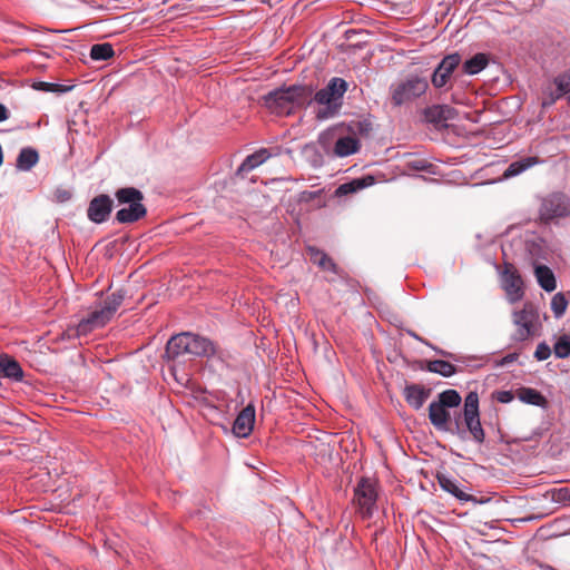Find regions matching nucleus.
<instances>
[{
  "label": "nucleus",
  "mask_w": 570,
  "mask_h": 570,
  "mask_svg": "<svg viewBox=\"0 0 570 570\" xmlns=\"http://www.w3.org/2000/svg\"><path fill=\"white\" fill-rule=\"evenodd\" d=\"M348 88L342 78H332L326 87L314 95V101L321 106L316 112L318 120L334 117L342 107V98Z\"/></svg>",
  "instance_id": "1"
},
{
  "label": "nucleus",
  "mask_w": 570,
  "mask_h": 570,
  "mask_svg": "<svg viewBox=\"0 0 570 570\" xmlns=\"http://www.w3.org/2000/svg\"><path fill=\"white\" fill-rule=\"evenodd\" d=\"M115 196L119 204H128V207L121 208L116 214V220L120 224H131L144 218L147 208L142 204L144 194L135 187L119 188Z\"/></svg>",
  "instance_id": "2"
},
{
  "label": "nucleus",
  "mask_w": 570,
  "mask_h": 570,
  "mask_svg": "<svg viewBox=\"0 0 570 570\" xmlns=\"http://www.w3.org/2000/svg\"><path fill=\"white\" fill-rule=\"evenodd\" d=\"M429 82L425 78L410 76L391 87V102L399 107L411 102L426 92Z\"/></svg>",
  "instance_id": "3"
},
{
  "label": "nucleus",
  "mask_w": 570,
  "mask_h": 570,
  "mask_svg": "<svg viewBox=\"0 0 570 570\" xmlns=\"http://www.w3.org/2000/svg\"><path fill=\"white\" fill-rule=\"evenodd\" d=\"M539 314L532 303H525L520 311L512 314V322L515 326L512 335L513 341L523 342L537 332Z\"/></svg>",
  "instance_id": "4"
},
{
  "label": "nucleus",
  "mask_w": 570,
  "mask_h": 570,
  "mask_svg": "<svg viewBox=\"0 0 570 570\" xmlns=\"http://www.w3.org/2000/svg\"><path fill=\"white\" fill-rule=\"evenodd\" d=\"M377 501L376 482L370 478H362L354 489L353 502L356 504L362 518L372 517Z\"/></svg>",
  "instance_id": "5"
},
{
  "label": "nucleus",
  "mask_w": 570,
  "mask_h": 570,
  "mask_svg": "<svg viewBox=\"0 0 570 570\" xmlns=\"http://www.w3.org/2000/svg\"><path fill=\"white\" fill-rule=\"evenodd\" d=\"M462 416L464 424L468 431L471 433L473 440L479 444L483 443L485 434L480 422L479 395L476 392H470L465 396Z\"/></svg>",
  "instance_id": "6"
},
{
  "label": "nucleus",
  "mask_w": 570,
  "mask_h": 570,
  "mask_svg": "<svg viewBox=\"0 0 570 570\" xmlns=\"http://www.w3.org/2000/svg\"><path fill=\"white\" fill-rule=\"evenodd\" d=\"M540 216L546 222L570 216V198L562 193L549 195L541 204Z\"/></svg>",
  "instance_id": "7"
},
{
  "label": "nucleus",
  "mask_w": 570,
  "mask_h": 570,
  "mask_svg": "<svg viewBox=\"0 0 570 570\" xmlns=\"http://www.w3.org/2000/svg\"><path fill=\"white\" fill-rule=\"evenodd\" d=\"M429 419L431 424L439 431L461 432V414L454 416V429L451 426V414L448 407L440 402L433 401L429 405Z\"/></svg>",
  "instance_id": "8"
},
{
  "label": "nucleus",
  "mask_w": 570,
  "mask_h": 570,
  "mask_svg": "<svg viewBox=\"0 0 570 570\" xmlns=\"http://www.w3.org/2000/svg\"><path fill=\"white\" fill-rule=\"evenodd\" d=\"M501 276L502 287L507 294L509 302L515 303L520 301L524 295L522 288L523 282L515 266L511 263L505 262L503 264Z\"/></svg>",
  "instance_id": "9"
},
{
  "label": "nucleus",
  "mask_w": 570,
  "mask_h": 570,
  "mask_svg": "<svg viewBox=\"0 0 570 570\" xmlns=\"http://www.w3.org/2000/svg\"><path fill=\"white\" fill-rule=\"evenodd\" d=\"M460 63L461 56L459 53L455 52L445 56L439 63V66L435 68L432 75V85L435 88L444 87L450 80L453 71L459 67Z\"/></svg>",
  "instance_id": "10"
},
{
  "label": "nucleus",
  "mask_w": 570,
  "mask_h": 570,
  "mask_svg": "<svg viewBox=\"0 0 570 570\" xmlns=\"http://www.w3.org/2000/svg\"><path fill=\"white\" fill-rule=\"evenodd\" d=\"M112 207L114 202L108 195H98L90 200L87 208V216L92 223L101 224L108 219Z\"/></svg>",
  "instance_id": "11"
},
{
  "label": "nucleus",
  "mask_w": 570,
  "mask_h": 570,
  "mask_svg": "<svg viewBox=\"0 0 570 570\" xmlns=\"http://www.w3.org/2000/svg\"><path fill=\"white\" fill-rule=\"evenodd\" d=\"M265 106L275 114H289L293 109L288 88H279L263 97Z\"/></svg>",
  "instance_id": "12"
},
{
  "label": "nucleus",
  "mask_w": 570,
  "mask_h": 570,
  "mask_svg": "<svg viewBox=\"0 0 570 570\" xmlns=\"http://www.w3.org/2000/svg\"><path fill=\"white\" fill-rule=\"evenodd\" d=\"M111 317L107 314V312L102 308H97L88 314L87 317L82 318L76 328L77 335H87L96 328H100L105 326Z\"/></svg>",
  "instance_id": "13"
},
{
  "label": "nucleus",
  "mask_w": 570,
  "mask_h": 570,
  "mask_svg": "<svg viewBox=\"0 0 570 570\" xmlns=\"http://www.w3.org/2000/svg\"><path fill=\"white\" fill-rule=\"evenodd\" d=\"M423 116L426 122L446 127L445 122L454 119L458 116V110L449 105H434L425 108Z\"/></svg>",
  "instance_id": "14"
},
{
  "label": "nucleus",
  "mask_w": 570,
  "mask_h": 570,
  "mask_svg": "<svg viewBox=\"0 0 570 570\" xmlns=\"http://www.w3.org/2000/svg\"><path fill=\"white\" fill-rule=\"evenodd\" d=\"M255 423V407L252 404L245 406L235 419L233 432L238 438H246L253 431Z\"/></svg>",
  "instance_id": "15"
},
{
  "label": "nucleus",
  "mask_w": 570,
  "mask_h": 570,
  "mask_svg": "<svg viewBox=\"0 0 570 570\" xmlns=\"http://www.w3.org/2000/svg\"><path fill=\"white\" fill-rule=\"evenodd\" d=\"M188 332L173 336L166 345V356L173 362L179 361L180 357L188 355Z\"/></svg>",
  "instance_id": "16"
},
{
  "label": "nucleus",
  "mask_w": 570,
  "mask_h": 570,
  "mask_svg": "<svg viewBox=\"0 0 570 570\" xmlns=\"http://www.w3.org/2000/svg\"><path fill=\"white\" fill-rule=\"evenodd\" d=\"M188 355L190 356H212L216 348L209 340L188 333Z\"/></svg>",
  "instance_id": "17"
},
{
  "label": "nucleus",
  "mask_w": 570,
  "mask_h": 570,
  "mask_svg": "<svg viewBox=\"0 0 570 570\" xmlns=\"http://www.w3.org/2000/svg\"><path fill=\"white\" fill-rule=\"evenodd\" d=\"M287 88H288V94L291 97V102H292L293 108L294 107H297V108L306 107V106H309L312 104V101H314L312 86L294 85V86H289Z\"/></svg>",
  "instance_id": "18"
},
{
  "label": "nucleus",
  "mask_w": 570,
  "mask_h": 570,
  "mask_svg": "<svg viewBox=\"0 0 570 570\" xmlns=\"http://www.w3.org/2000/svg\"><path fill=\"white\" fill-rule=\"evenodd\" d=\"M429 396L430 390L419 384L406 385L404 389L405 401L414 410H420Z\"/></svg>",
  "instance_id": "19"
},
{
  "label": "nucleus",
  "mask_w": 570,
  "mask_h": 570,
  "mask_svg": "<svg viewBox=\"0 0 570 570\" xmlns=\"http://www.w3.org/2000/svg\"><path fill=\"white\" fill-rule=\"evenodd\" d=\"M23 371L20 364L8 355H0V377H8L14 381H21Z\"/></svg>",
  "instance_id": "20"
},
{
  "label": "nucleus",
  "mask_w": 570,
  "mask_h": 570,
  "mask_svg": "<svg viewBox=\"0 0 570 570\" xmlns=\"http://www.w3.org/2000/svg\"><path fill=\"white\" fill-rule=\"evenodd\" d=\"M271 157L269 151L266 148H262L258 151L247 156L242 165L237 169V175H243L244 173H248L262 165Z\"/></svg>",
  "instance_id": "21"
},
{
  "label": "nucleus",
  "mask_w": 570,
  "mask_h": 570,
  "mask_svg": "<svg viewBox=\"0 0 570 570\" xmlns=\"http://www.w3.org/2000/svg\"><path fill=\"white\" fill-rule=\"evenodd\" d=\"M517 397L527 404L546 407L547 399L537 390L531 387H520L515 391Z\"/></svg>",
  "instance_id": "22"
},
{
  "label": "nucleus",
  "mask_w": 570,
  "mask_h": 570,
  "mask_svg": "<svg viewBox=\"0 0 570 570\" xmlns=\"http://www.w3.org/2000/svg\"><path fill=\"white\" fill-rule=\"evenodd\" d=\"M534 275L539 285L547 292H552L557 287V281L553 272L546 265H537Z\"/></svg>",
  "instance_id": "23"
},
{
  "label": "nucleus",
  "mask_w": 570,
  "mask_h": 570,
  "mask_svg": "<svg viewBox=\"0 0 570 570\" xmlns=\"http://www.w3.org/2000/svg\"><path fill=\"white\" fill-rule=\"evenodd\" d=\"M360 149V141L355 137L346 136L340 138L334 146V154L338 157H346L357 153Z\"/></svg>",
  "instance_id": "24"
},
{
  "label": "nucleus",
  "mask_w": 570,
  "mask_h": 570,
  "mask_svg": "<svg viewBox=\"0 0 570 570\" xmlns=\"http://www.w3.org/2000/svg\"><path fill=\"white\" fill-rule=\"evenodd\" d=\"M39 161V154L36 149L27 147L22 148L17 158V168L28 171Z\"/></svg>",
  "instance_id": "25"
},
{
  "label": "nucleus",
  "mask_w": 570,
  "mask_h": 570,
  "mask_svg": "<svg viewBox=\"0 0 570 570\" xmlns=\"http://www.w3.org/2000/svg\"><path fill=\"white\" fill-rule=\"evenodd\" d=\"M537 164H539L538 157H527V158L513 161L505 169L503 177L504 178L514 177Z\"/></svg>",
  "instance_id": "26"
},
{
  "label": "nucleus",
  "mask_w": 570,
  "mask_h": 570,
  "mask_svg": "<svg viewBox=\"0 0 570 570\" xmlns=\"http://www.w3.org/2000/svg\"><path fill=\"white\" fill-rule=\"evenodd\" d=\"M374 183V178L372 176H366L361 179H354L350 183L342 184L336 189V195L343 196L351 193H355L364 187L371 186Z\"/></svg>",
  "instance_id": "27"
},
{
  "label": "nucleus",
  "mask_w": 570,
  "mask_h": 570,
  "mask_svg": "<svg viewBox=\"0 0 570 570\" xmlns=\"http://www.w3.org/2000/svg\"><path fill=\"white\" fill-rule=\"evenodd\" d=\"M488 62L485 53H476L463 63V71L468 75H476L488 66Z\"/></svg>",
  "instance_id": "28"
},
{
  "label": "nucleus",
  "mask_w": 570,
  "mask_h": 570,
  "mask_svg": "<svg viewBox=\"0 0 570 570\" xmlns=\"http://www.w3.org/2000/svg\"><path fill=\"white\" fill-rule=\"evenodd\" d=\"M438 482L444 491L453 494L459 500L469 501L471 499V495L460 490L455 482L449 476L444 474L438 475Z\"/></svg>",
  "instance_id": "29"
},
{
  "label": "nucleus",
  "mask_w": 570,
  "mask_h": 570,
  "mask_svg": "<svg viewBox=\"0 0 570 570\" xmlns=\"http://www.w3.org/2000/svg\"><path fill=\"white\" fill-rule=\"evenodd\" d=\"M308 249L311 252V261L314 264L318 265L322 269L336 273V264L328 255L313 247H309Z\"/></svg>",
  "instance_id": "30"
},
{
  "label": "nucleus",
  "mask_w": 570,
  "mask_h": 570,
  "mask_svg": "<svg viewBox=\"0 0 570 570\" xmlns=\"http://www.w3.org/2000/svg\"><path fill=\"white\" fill-rule=\"evenodd\" d=\"M426 368L432 373H438L445 377L452 376L456 373V367L452 363L443 360L430 361Z\"/></svg>",
  "instance_id": "31"
},
{
  "label": "nucleus",
  "mask_w": 570,
  "mask_h": 570,
  "mask_svg": "<svg viewBox=\"0 0 570 570\" xmlns=\"http://www.w3.org/2000/svg\"><path fill=\"white\" fill-rule=\"evenodd\" d=\"M557 94L551 95L549 104H553L557 99L570 92V69L554 78Z\"/></svg>",
  "instance_id": "32"
},
{
  "label": "nucleus",
  "mask_w": 570,
  "mask_h": 570,
  "mask_svg": "<svg viewBox=\"0 0 570 570\" xmlns=\"http://www.w3.org/2000/svg\"><path fill=\"white\" fill-rule=\"evenodd\" d=\"M124 298L125 293L121 289L114 292L112 294L107 296L106 301L104 302L102 308L111 318L116 311L119 308V306L122 304Z\"/></svg>",
  "instance_id": "33"
},
{
  "label": "nucleus",
  "mask_w": 570,
  "mask_h": 570,
  "mask_svg": "<svg viewBox=\"0 0 570 570\" xmlns=\"http://www.w3.org/2000/svg\"><path fill=\"white\" fill-rule=\"evenodd\" d=\"M438 402L448 409H453L461 404L462 399L458 391L445 390L438 395Z\"/></svg>",
  "instance_id": "34"
},
{
  "label": "nucleus",
  "mask_w": 570,
  "mask_h": 570,
  "mask_svg": "<svg viewBox=\"0 0 570 570\" xmlns=\"http://www.w3.org/2000/svg\"><path fill=\"white\" fill-rule=\"evenodd\" d=\"M114 55V48L108 42L94 45L90 49V58L92 60H107Z\"/></svg>",
  "instance_id": "35"
},
{
  "label": "nucleus",
  "mask_w": 570,
  "mask_h": 570,
  "mask_svg": "<svg viewBox=\"0 0 570 570\" xmlns=\"http://www.w3.org/2000/svg\"><path fill=\"white\" fill-rule=\"evenodd\" d=\"M568 298L564 293H557L551 298V311L553 312L554 317L560 318L567 311L568 307Z\"/></svg>",
  "instance_id": "36"
},
{
  "label": "nucleus",
  "mask_w": 570,
  "mask_h": 570,
  "mask_svg": "<svg viewBox=\"0 0 570 570\" xmlns=\"http://www.w3.org/2000/svg\"><path fill=\"white\" fill-rule=\"evenodd\" d=\"M553 353L558 358H567L570 356V336L561 335L553 345Z\"/></svg>",
  "instance_id": "37"
},
{
  "label": "nucleus",
  "mask_w": 570,
  "mask_h": 570,
  "mask_svg": "<svg viewBox=\"0 0 570 570\" xmlns=\"http://www.w3.org/2000/svg\"><path fill=\"white\" fill-rule=\"evenodd\" d=\"M552 500L558 503H570V485L553 490Z\"/></svg>",
  "instance_id": "38"
},
{
  "label": "nucleus",
  "mask_w": 570,
  "mask_h": 570,
  "mask_svg": "<svg viewBox=\"0 0 570 570\" xmlns=\"http://www.w3.org/2000/svg\"><path fill=\"white\" fill-rule=\"evenodd\" d=\"M551 353V347L546 342H542L538 344L537 350L534 352V357L538 361H544L550 357Z\"/></svg>",
  "instance_id": "39"
},
{
  "label": "nucleus",
  "mask_w": 570,
  "mask_h": 570,
  "mask_svg": "<svg viewBox=\"0 0 570 570\" xmlns=\"http://www.w3.org/2000/svg\"><path fill=\"white\" fill-rule=\"evenodd\" d=\"M514 399V393L512 391H499L497 393V400L500 403H510Z\"/></svg>",
  "instance_id": "40"
},
{
  "label": "nucleus",
  "mask_w": 570,
  "mask_h": 570,
  "mask_svg": "<svg viewBox=\"0 0 570 570\" xmlns=\"http://www.w3.org/2000/svg\"><path fill=\"white\" fill-rule=\"evenodd\" d=\"M58 87H59V85H57V83L45 82V81H40V82H37L33 85L35 89L42 90V91H55Z\"/></svg>",
  "instance_id": "41"
},
{
  "label": "nucleus",
  "mask_w": 570,
  "mask_h": 570,
  "mask_svg": "<svg viewBox=\"0 0 570 570\" xmlns=\"http://www.w3.org/2000/svg\"><path fill=\"white\" fill-rule=\"evenodd\" d=\"M55 198L59 203H65L71 198V193L67 189H57L55 193Z\"/></svg>",
  "instance_id": "42"
},
{
  "label": "nucleus",
  "mask_w": 570,
  "mask_h": 570,
  "mask_svg": "<svg viewBox=\"0 0 570 570\" xmlns=\"http://www.w3.org/2000/svg\"><path fill=\"white\" fill-rule=\"evenodd\" d=\"M9 118V111L7 107L0 104V122L7 120Z\"/></svg>",
  "instance_id": "43"
},
{
  "label": "nucleus",
  "mask_w": 570,
  "mask_h": 570,
  "mask_svg": "<svg viewBox=\"0 0 570 570\" xmlns=\"http://www.w3.org/2000/svg\"><path fill=\"white\" fill-rule=\"evenodd\" d=\"M517 358H518V354H517V353L508 354L507 356H504V357H503V360H502V364L512 363V362H514Z\"/></svg>",
  "instance_id": "44"
},
{
  "label": "nucleus",
  "mask_w": 570,
  "mask_h": 570,
  "mask_svg": "<svg viewBox=\"0 0 570 570\" xmlns=\"http://www.w3.org/2000/svg\"><path fill=\"white\" fill-rule=\"evenodd\" d=\"M314 196H315V194H314V193H307V191H304V193H302V195H301V199H302V200H309V199H312Z\"/></svg>",
  "instance_id": "45"
},
{
  "label": "nucleus",
  "mask_w": 570,
  "mask_h": 570,
  "mask_svg": "<svg viewBox=\"0 0 570 570\" xmlns=\"http://www.w3.org/2000/svg\"><path fill=\"white\" fill-rule=\"evenodd\" d=\"M568 95H569V96H568V101L570 102V92H568Z\"/></svg>",
  "instance_id": "46"
}]
</instances>
